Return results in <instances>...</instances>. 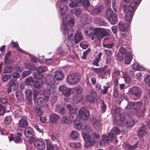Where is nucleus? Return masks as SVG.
<instances>
[{
  "label": "nucleus",
  "mask_w": 150,
  "mask_h": 150,
  "mask_svg": "<svg viewBox=\"0 0 150 150\" xmlns=\"http://www.w3.org/2000/svg\"><path fill=\"white\" fill-rule=\"evenodd\" d=\"M84 33L89 36L91 37L92 40L95 39L100 41L104 37L108 35V33L103 29L96 28H90L88 30H85Z\"/></svg>",
  "instance_id": "1"
},
{
  "label": "nucleus",
  "mask_w": 150,
  "mask_h": 150,
  "mask_svg": "<svg viewBox=\"0 0 150 150\" xmlns=\"http://www.w3.org/2000/svg\"><path fill=\"white\" fill-rule=\"evenodd\" d=\"M119 133V128L117 127H113L109 133L108 136L103 135L102 139L100 140L99 145L101 146H104L106 144L108 143L109 141L114 140L116 137V136Z\"/></svg>",
  "instance_id": "2"
},
{
  "label": "nucleus",
  "mask_w": 150,
  "mask_h": 150,
  "mask_svg": "<svg viewBox=\"0 0 150 150\" xmlns=\"http://www.w3.org/2000/svg\"><path fill=\"white\" fill-rule=\"evenodd\" d=\"M65 18L64 17L62 18L63 24L61 25V29L64 35H67V37L71 38L74 33L73 29L71 28L68 27L67 25V15H65Z\"/></svg>",
  "instance_id": "3"
},
{
  "label": "nucleus",
  "mask_w": 150,
  "mask_h": 150,
  "mask_svg": "<svg viewBox=\"0 0 150 150\" xmlns=\"http://www.w3.org/2000/svg\"><path fill=\"white\" fill-rule=\"evenodd\" d=\"M116 10H107L106 12V18L109 22L112 24H114L117 21V16L115 12Z\"/></svg>",
  "instance_id": "4"
},
{
  "label": "nucleus",
  "mask_w": 150,
  "mask_h": 150,
  "mask_svg": "<svg viewBox=\"0 0 150 150\" xmlns=\"http://www.w3.org/2000/svg\"><path fill=\"white\" fill-rule=\"evenodd\" d=\"M81 79L80 76L79 74L73 73L69 75L67 78V81L70 84H75L77 83Z\"/></svg>",
  "instance_id": "5"
},
{
  "label": "nucleus",
  "mask_w": 150,
  "mask_h": 150,
  "mask_svg": "<svg viewBox=\"0 0 150 150\" xmlns=\"http://www.w3.org/2000/svg\"><path fill=\"white\" fill-rule=\"evenodd\" d=\"M47 81L46 83L47 85V91L48 95L50 94L51 91L54 88V85L55 83V80L53 76L51 75L47 76L46 77Z\"/></svg>",
  "instance_id": "6"
},
{
  "label": "nucleus",
  "mask_w": 150,
  "mask_h": 150,
  "mask_svg": "<svg viewBox=\"0 0 150 150\" xmlns=\"http://www.w3.org/2000/svg\"><path fill=\"white\" fill-rule=\"evenodd\" d=\"M73 88H69L64 85H62L59 87L58 90L63 95L68 97L71 95V91H72L73 93H74V91H73Z\"/></svg>",
  "instance_id": "7"
},
{
  "label": "nucleus",
  "mask_w": 150,
  "mask_h": 150,
  "mask_svg": "<svg viewBox=\"0 0 150 150\" xmlns=\"http://www.w3.org/2000/svg\"><path fill=\"white\" fill-rule=\"evenodd\" d=\"M47 68L44 66H41L36 68V72L33 74V76L38 79H41L43 78V75L41 73L45 72L47 70Z\"/></svg>",
  "instance_id": "8"
},
{
  "label": "nucleus",
  "mask_w": 150,
  "mask_h": 150,
  "mask_svg": "<svg viewBox=\"0 0 150 150\" xmlns=\"http://www.w3.org/2000/svg\"><path fill=\"white\" fill-rule=\"evenodd\" d=\"M73 90V91H74V93H76V94L73 97V99L75 102L77 103L81 101L83 99L81 95V89L80 88H74Z\"/></svg>",
  "instance_id": "9"
},
{
  "label": "nucleus",
  "mask_w": 150,
  "mask_h": 150,
  "mask_svg": "<svg viewBox=\"0 0 150 150\" xmlns=\"http://www.w3.org/2000/svg\"><path fill=\"white\" fill-rule=\"evenodd\" d=\"M90 114L89 111L84 108L80 109L79 111V119L83 120H87Z\"/></svg>",
  "instance_id": "10"
},
{
  "label": "nucleus",
  "mask_w": 150,
  "mask_h": 150,
  "mask_svg": "<svg viewBox=\"0 0 150 150\" xmlns=\"http://www.w3.org/2000/svg\"><path fill=\"white\" fill-rule=\"evenodd\" d=\"M129 91L131 94L135 97L136 98H139L141 96V90L137 86L132 87L129 90Z\"/></svg>",
  "instance_id": "11"
},
{
  "label": "nucleus",
  "mask_w": 150,
  "mask_h": 150,
  "mask_svg": "<svg viewBox=\"0 0 150 150\" xmlns=\"http://www.w3.org/2000/svg\"><path fill=\"white\" fill-rule=\"evenodd\" d=\"M66 10H61L60 13L61 16H63L62 18L64 17V18H65V15H67V25L68 27H69V25L71 27L73 26L74 24L75 21L74 19L72 18H69V15L66 13Z\"/></svg>",
  "instance_id": "12"
},
{
  "label": "nucleus",
  "mask_w": 150,
  "mask_h": 150,
  "mask_svg": "<svg viewBox=\"0 0 150 150\" xmlns=\"http://www.w3.org/2000/svg\"><path fill=\"white\" fill-rule=\"evenodd\" d=\"M34 144L35 147L38 149L44 150L45 148V143L42 141L36 140L34 142Z\"/></svg>",
  "instance_id": "13"
},
{
  "label": "nucleus",
  "mask_w": 150,
  "mask_h": 150,
  "mask_svg": "<svg viewBox=\"0 0 150 150\" xmlns=\"http://www.w3.org/2000/svg\"><path fill=\"white\" fill-rule=\"evenodd\" d=\"M37 104L39 106L47 108L48 106V102L47 100L43 97L38 98L37 99Z\"/></svg>",
  "instance_id": "14"
},
{
  "label": "nucleus",
  "mask_w": 150,
  "mask_h": 150,
  "mask_svg": "<svg viewBox=\"0 0 150 150\" xmlns=\"http://www.w3.org/2000/svg\"><path fill=\"white\" fill-rule=\"evenodd\" d=\"M125 13V17L127 21H131L134 13V10H123Z\"/></svg>",
  "instance_id": "15"
},
{
  "label": "nucleus",
  "mask_w": 150,
  "mask_h": 150,
  "mask_svg": "<svg viewBox=\"0 0 150 150\" xmlns=\"http://www.w3.org/2000/svg\"><path fill=\"white\" fill-rule=\"evenodd\" d=\"M90 95L86 96V98L90 102L94 103L96 100V93L93 90L90 91Z\"/></svg>",
  "instance_id": "16"
},
{
  "label": "nucleus",
  "mask_w": 150,
  "mask_h": 150,
  "mask_svg": "<svg viewBox=\"0 0 150 150\" xmlns=\"http://www.w3.org/2000/svg\"><path fill=\"white\" fill-rule=\"evenodd\" d=\"M24 134L25 136L28 138H31L34 135L33 129L30 127H27L25 129Z\"/></svg>",
  "instance_id": "17"
},
{
  "label": "nucleus",
  "mask_w": 150,
  "mask_h": 150,
  "mask_svg": "<svg viewBox=\"0 0 150 150\" xmlns=\"http://www.w3.org/2000/svg\"><path fill=\"white\" fill-rule=\"evenodd\" d=\"M91 121L96 129L100 128L101 126L100 118L98 119L96 117H93L91 119Z\"/></svg>",
  "instance_id": "18"
},
{
  "label": "nucleus",
  "mask_w": 150,
  "mask_h": 150,
  "mask_svg": "<svg viewBox=\"0 0 150 150\" xmlns=\"http://www.w3.org/2000/svg\"><path fill=\"white\" fill-rule=\"evenodd\" d=\"M60 118L59 116L54 113L51 114L50 116V121L52 123L56 122Z\"/></svg>",
  "instance_id": "19"
},
{
  "label": "nucleus",
  "mask_w": 150,
  "mask_h": 150,
  "mask_svg": "<svg viewBox=\"0 0 150 150\" xmlns=\"http://www.w3.org/2000/svg\"><path fill=\"white\" fill-rule=\"evenodd\" d=\"M147 132L146 131V126L142 125L141 127L137 132V134L139 137H142L145 135Z\"/></svg>",
  "instance_id": "20"
},
{
  "label": "nucleus",
  "mask_w": 150,
  "mask_h": 150,
  "mask_svg": "<svg viewBox=\"0 0 150 150\" xmlns=\"http://www.w3.org/2000/svg\"><path fill=\"white\" fill-rule=\"evenodd\" d=\"M91 20V17L87 14L83 15L81 18V21L84 23H88Z\"/></svg>",
  "instance_id": "21"
},
{
  "label": "nucleus",
  "mask_w": 150,
  "mask_h": 150,
  "mask_svg": "<svg viewBox=\"0 0 150 150\" xmlns=\"http://www.w3.org/2000/svg\"><path fill=\"white\" fill-rule=\"evenodd\" d=\"M54 76L57 80H60L63 77V74L60 70H57L55 71Z\"/></svg>",
  "instance_id": "22"
},
{
  "label": "nucleus",
  "mask_w": 150,
  "mask_h": 150,
  "mask_svg": "<svg viewBox=\"0 0 150 150\" xmlns=\"http://www.w3.org/2000/svg\"><path fill=\"white\" fill-rule=\"evenodd\" d=\"M56 110L57 112L60 115H63L67 113L66 110L64 107L61 106L60 105H58L56 106Z\"/></svg>",
  "instance_id": "23"
},
{
  "label": "nucleus",
  "mask_w": 150,
  "mask_h": 150,
  "mask_svg": "<svg viewBox=\"0 0 150 150\" xmlns=\"http://www.w3.org/2000/svg\"><path fill=\"white\" fill-rule=\"evenodd\" d=\"M19 125L21 127L25 128L27 126L28 124V122L26 118L21 119L18 123Z\"/></svg>",
  "instance_id": "24"
},
{
  "label": "nucleus",
  "mask_w": 150,
  "mask_h": 150,
  "mask_svg": "<svg viewBox=\"0 0 150 150\" xmlns=\"http://www.w3.org/2000/svg\"><path fill=\"white\" fill-rule=\"evenodd\" d=\"M9 140L10 141L13 140L16 143H19L22 142V139L19 136H16L13 137V136L11 134L10 137L8 136Z\"/></svg>",
  "instance_id": "25"
},
{
  "label": "nucleus",
  "mask_w": 150,
  "mask_h": 150,
  "mask_svg": "<svg viewBox=\"0 0 150 150\" xmlns=\"http://www.w3.org/2000/svg\"><path fill=\"white\" fill-rule=\"evenodd\" d=\"M82 38L83 36L81 33H76L74 37V40L75 43H79L82 40Z\"/></svg>",
  "instance_id": "26"
},
{
  "label": "nucleus",
  "mask_w": 150,
  "mask_h": 150,
  "mask_svg": "<svg viewBox=\"0 0 150 150\" xmlns=\"http://www.w3.org/2000/svg\"><path fill=\"white\" fill-rule=\"evenodd\" d=\"M70 115L69 116V119L71 121H73L74 122L77 121L79 120L78 119V116L77 113L75 111L70 113Z\"/></svg>",
  "instance_id": "27"
},
{
  "label": "nucleus",
  "mask_w": 150,
  "mask_h": 150,
  "mask_svg": "<svg viewBox=\"0 0 150 150\" xmlns=\"http://www.w3.org/2000/svg\"><path fill=\"white\" fill-rule=\"evenodd\" d=\"M100 138L99 135L97 133L94 132L91 135V142L92 143H95L96 141Z\"/></svg>",
  "instance_id": "28"
},
{
  "label": "nucleus",
  "mask_w": 150,
  "mask_h": 150,
  "mask_svg": "<svg viewBox=\"0 0 150 150\" xmlns=\"http://www.w3.org/2000/svg\"><path fill=\"white\" fill-rule=\"evenodd\" d=\"M25 93L26 96L29 98V103H32V100L31 98L32 94V91L30 89H27L25 91Z\"/></svg>",
  "instance_id": "29"
},
{
  "label": "nucleus",
  "mask_w": 150,
  "mask_h": 150,
  "mask_svg": "<svg viewBox=\"0 0 150 150\" xmlns=\"http://www.w3.org/2000/svg\"><path fill=\"white\" fill-rule=\"evenodd\" d=\"M138 142L133 145L126 144L125 145V148L127 150H132L136 149L138 145Z\"/></svg>",
  "instance_id": "30"
},
{
  "label": "nucleus",
  "mask_w": 150,
  "mask_h": 150,
  "mask_svg": "<svg viewBox=\"0 0 150 150\" xmlns=\"http://www.w3.org/2000/svg\"><path fill=\"white\" fill-rule=\"evenodd\" d=\"M132 59V56L131 54L129 53L126 54L125 59V62L126 64H129Z\"/></svg>",
  "instance_id": "31"
},
{
  "label": "nucleus",
  "mask_w": 150,
  "mask_h": 150,
  "mask_svg": "<svg viewBox=\"0 0 150 150\" xmlns=\"http://www.w3.org/2000/svg\"><path fill=\"white\" fill-rule=\"evenodd\" d=\"M105 69V67H103L101 68H92L91 70L97 74H100V73L102 71H104Z\"/></svg>",
  "instance_id": "32"
},
{
  "label": "nucleus",
  "mask_w": 150,
  "mask_h": 150,
  "mask_svg": "<svg viewBox=\"0 0 150 150\" xmlns=\"http://www.w3.org/2000/svg\"><path fill=\"white\" fill-rule=\"evenodd\" d=\"M132 67L134 69L138 71H142L144 69L143 67L139 65L137 62H135L133 64Z\"/></svg>",
  "instance_id": "33"
},
{
  "label": "nucleus",
  "mask_w": 150,
  "mask_h": 150,
  "mask_svg": "<svg viewBox=\"0 0 150 150\" xmlns=\"http://www.w3.org/2000/svg\"><path fill=\"white\" fill-rule=\"evenodd\" d=\"M47 150H54V146L51 141L47 139L46 140Z\"/></svg>",
  "instance_id": "34"
},
{
  "label": "nucleus",
  "mask_w": 150,
  "mask_h": 150,
  "mask_svg": "<svg viewBox=\"0 0 150 150\" xmlns=\"http://www.w3.org/2000/svg\"><path fill=\"white\" fill-rule=\"evenodd\" d=\"M82 6L84 8L87 9L90 5V2L89 0H80Z\"/></svg>",
  "instance_id": "35"
},
{
  "label": "nucleus",
  "mask_w": 150,
  "mask_h": 150,
  "mask_svg": "<svg viewBox=\"0 0 150 150\" xmlns=\"http://www.w3.org/2000/svg\"><path fill=\"white\" fill-rule=\"evenodd\" d=\"M35 82L34 78L31 77L26 78L25 80L26 84L28 86L31 85L32 83H35Z\"/></svg>",
  "instance_id": "36"
},
{
  "label": "nucleus",
  "mask_w": 150,
  "mask_h": 150,
  "mask_svg": "<svg viewBox=\"0 0 150 150\" xmlns=\"http://www.w3.org/2000/svg\"><path fill=\"white\" fill-rule=\"evenodd\" d=\"M95 23L99 25H103L105 24L104 20L100 18H96L94 20Z\"/></svg>",
  "instance_id": "37"
},
{
  "label": "nucleus",
  "mask_w": 150,
  "mask_h": 150,
  "mask_svg": "<svg viewBox=\"0 0 150 150\" xmlns=\"http://www.w3.org/2000/svg\"><path fill=\"white\" fill-rule=\"evenodd\" d=\"M70 136L71 138L75 139H77L78 137L79 134L77 131H73L70 133Z\"/></svg>",
  "instance_id": "38"
},
{
  "label": "nucleus",
  "mask_w": 150,
  "mask_h": 150,
  "mask_svg": "<svg viewBox=\"0 0 150 150\" xmlns=\"http://www.w3.org/2000/svg\"><path fill=\"white\" fill-rule=\"evenodd\" d=\"M16 96L17 100L20 101L23 99V96L22 92L20 91H17L16 93Z\"/></svg>",
  "instance_id": "39"
},
{
  "label": "nucleus",
  "mask_w": 150,
  "mask_h": 150,
  "mask_svg": "<svg viewBox=\"0 0 150 150\" xmlns=\"http://www.w3.org/2000/svg\"><path fill=\"white\" fill-rule=\"evenodd\" d=\"M10 52H7L5 56L4 62L5 64H9L10 63Z\"/></svg>",
  "instance_id": "40"
},
{
  "label": "nucleus",
  "mask_w": 150,
  "mask_h": 150,
  "mask_svg": "<svg viewBox=\"0 0 150 150\" xmlns=\"http://www.w3.org/2000/svg\"><path fill=\"white\" fill-rule=\"evenodd\" d=\"M80 2V0H72L71 2L69 4V6L71 8L76 7Z\"/></svg>",
  "instance_id": "41"
},
{
  "label": "nucleus",
  "mask_w": 150,
  "mask_h": 150,
  "mask_svg": "<svg viewBox=\"0 0 150 150\" xmlns=\"http://www.w3.org/2000/svg\"><path fill=\"white\" fill-rule=\"evenodd\" d=\"M82 135L85 141H90V142H91V136L85 132L83 133Z\"/></svg>",
  "instance_id": "42"
},
{
  "label": "nucleus",
  "mask_w": 150,
  "mask_h": 150,
  "mask_svg": "<svg viewBox=\"0 0 150 150\" xmlns=\"http://www.w3.org/2000/svg\"><path fill=\"white\" fill-rule=\"evenodd\" d=\"M67 52L66 49L64 50L62 47H59L57 50V53L59 54H64L66 53Z\"/></svg>",
  "instance_id": "43"
},
{
  "label": "nucleus",
  "mask_w": 150,
  "mask_h": 150,
  "mask_svg": "<svg viewBox=\"0 0 150 150\" xmlns=\"http://www.w3.org/2000/svg\"><path fill=\"white\" fill-rule=\"evenodd\" d=\"M70 146L72 148L78 149L80 147L81 145L79 142H72L70 144Z\"/></svg>",
  "instance_id": "44"
},
{
  "label": "nucleus",
  "mask_w": 150,
  "mask_h": 150,
  "mask_svg": "<svg viewBox=\"0 0 150 150\" xmlns=\"http://www.w3.org/2000/svg\"><path fill=\"white\" fill-rule=\"evenodd\" d=\"M119 27L120 30L122 31H125L127 28V26H126L125 24L121 22L119 23Z\"/></svg>",
  "instance_id": "45"
},
{
  "label": "nucleus",
  "mask_w": 150,
  "mask_h": 150,
  "mask_svg": "<svg viewBox=\"0 0 150 150\" xmlns=\"http://www.w3.org/2000/svg\"><path fill=\"white\" fill-rule=\"evenodd\" d=\"M124 78L125 82L127 83H129L131 82V80L129 76L126 74H124L123 75Z\"/></svg>",
  "instance_id": "46"
},
{
  "label": "nucleus",
  "mask_w": 150,
  "mask_h": 150,
  "mask_svg": "<svg viewBox=\"0 0 150 150\" xmlns=\"http://www.w3.org/2000/svg\"><path fill=\"white\" fill-rule=\"evenodd\" d=\"M125 125L126 127L129 128L132 127L134 125V122L132 120H131L130 121L126 122Z\"/></svg>",
  "instance_id": "47"
},
{
  "label": "nucleus",
  "mask_w": 150,
  "mask_h": 150,
  "mask_svg": "<svg viewBox=\"0 0 150 150\" xmlns=\"http://www.w3.org/2000/svg\"><path fill=\"white\" fill-rule=\"evenodd\" d=\"M74 127L77 130H80L81 128V126L80 124V122L79 120H77L74 122Z\"/></svg>",
  "instance_id": "48"
},
{
  "label": "nucleus",
  "mask_w": 150,
  "mask_h": 150,
  "mask_svg": "<svg viewBox=\"0 0 150 150\" xmlns=\"http://www.w3.org/2000/svg\"><path fill=\"white\" fill-rule=\"evenodd\" d=\"M83 127V129H84L85 131L88 133H90L92 131V129L91 126L88 125H86Z\"/></svg>",
  "instance_id": "49"
},
{
  "label": "nucleus",
  "mask_w": 150,
  "mask_h": 150,
  "mask_svg": "<svg viewBox=\"0 0 150 150\" xmlns=\"http://www.w3.org/2000/svg\"><path fill=\"white\" fill-rule=\"evenodd\" d=\"M69 122L68 118L66 116H63L61 119V122L63 124H67Z\"/></svg>",
  "instance_id": "50"
},
{
  "label": "nucleus",
  "mask_w": 150,
  "mask_h": 150,
  "mask_svg": "<svg viewBox=\"0 0 150 150\" xmlns=\"http://www.w3.org/2000/svg\"><path fill=\"white\" fill-rule=\"evenodd\" d=\"M11 75L10 74H6L4 75L2 77L1 79L3 81L5 82L11 77Z\"/></svg>",
  "instance_id": "51"
},
{
  "label": "nucleus",
  "mask_w": 150,
  "mask_h": 150,
  "mask_svg": "<svg viewBox=\"0 0 150 150\" xmlns=\"http://www.w3.org/2000/svg\"><path fill=\"white\" fill-rule=\"evenodd\" d=\"M119 36L120 38L124 40V41L125 42L127 39V35L125 33H120L119 34Z\"/></svg>",
  "instance_id": "52"
},
{
  "label": "nucleus",
  "mask_w": 150,
  "mask_h": 150,
  "mask_svg": "<svg viewBox=\"0 0 150 150\" xmlns=\"http://www.w3.org/2000/svg\"><path fill=\"white\" fill-rule=\"evenodd\" d=\"M142 105V103L141 102L139 101L137 102H135L134 109L136 110H137L141 108Z\"/></svg>",
  "instance_id": "53"
},
{
  "label": "nucleus",
  "mask_w": 150,
  "mask_h": 150,
  "mask_svg": "<svg viewBox=\"0 0 150 150\" xmlns=\"http://www.w3.org/2000/svg\"><path fill=\"white\" fill-rule=\"evenodd\" d=\"M12 67L11 66H7L4 68V73H10L11 72L12 70Z\"/></svg>",
  "instance_id": "54"
},
{
  "label": "nucleus",
  "mask_w": 150,
  "mask_h": 150,
  "mask_svg": "<svg viewBox=\"0 0 150 150\" xmlns=\"http://www.w3.org/2000/svg\"><path fill=\"white\" fill-rule=\"evenodd\" d=\"M34 86L38 89L41 88L42 86L43 85V82H39L37 81V82H35Z\"/></svg>",
  "instance_id": "55"
},
{
  "label": "nucleus",
  "mask_w": 150,
  "mask_h": 150,
  "mask_svg": "<svg viewBox=\"0 0 150 150\" xmlns=\"http://www.w3.org/2000/svg\"><path fill=\"white\" fill-rule=\"evenodd\" d=\"M88 12L92 15H95L100 13L101 10H88Z\"/></svg>",
  "instance_id": "56"
},
{
  "label": "nucleus",
  "mask_w": 150,
  "mask_h": 150,
  "mask_svg": "<svg viewBox=\"0 0 150 150\" xmlns=\"http://www.w3.org/2000/svg\"><path fill=\"white\" fill-rule=\"evenodd\" d=\"M31 73V71L30 70L25 71L22 73V76L23 78H24L29 75Z\"/></svg>",
  "instance_id": "57"
},
{
  "label": "nucleus",
  "mask_w": 150,
  "mask_h": 150,
  "mask_svg": "<svg viewBox=\"0 0 150 150\" xmlns=\"http://www.w3.org/2000/svg\"><path fill=\"white\" fill-rule=\"evenodd\" d=\"M135 102H129L127 105V106L126 107V108L127 109H134V108Z\"/></svg>",
  "instance_id": "58"
},
{
  "label": "nucleus",
  "mask_w": 150,
  "mask_h": 150,
  "mask_svg": "<svg viewBox=\"0 0 150 150\" xmlns=\"http://www.w3.org/2000/svg\"><path fill=\"white\" fill-rule=\"evenodd\" d=\"M16 83L17 82L16 80L11 79L8 83V86L11 87L12 86H15Z\"/></svg>",
  "instance_id": "59"
},
{
  "label": "nucleus",
  "mask_w": 150,
  "mask_h": 150,
  "mask_svg": "<svg viewBox=\"0 0 150 150\" xmlns=\"http://www.w3.org/2000/svg\"><path fill=\"white\" fill-rule=\"evenodd\" d=\"M22 112L19 109H17L15 111V115L16 117H19L22 115Z\"/></svg>",
  "instance_id": "60"
},
{
  "label": "nucleus",
  "mask_w": 150,
  "mask_h": 150,
  "mask_svg": "<svg viewBox=\"0 0 150 150\" xmlns=\"http://www.w3.org/2000/svg\"><path fill=\"white\" fill-rule=\"evenodd\" d=\"M32 126L38 132L41 133L43 132V130L42 129L40 128L37 125L34 124L32 125Z\"/></svg>",
  "instance_id": "61"
},
{
  "label": "nucleus",
  "mask_w": 150,
  "mask_h": 150,
  "mask_svg": "<svg viewBox=\"0 0 150 150\" xmlns=\"http://www.w3.org/2000/svg\"><path fill=\"white\" fill-rule=\"evenodd\" d=\"M103 46L104 47L110 49L114 46V44L113 43H111L110 44H103Z\"/></svg>",
  "instance_id": "62"
},
{
  "label": "nucleus",
  "mask_w": 150,
  "mask_h": 150,
  "mask_svg": "<svg viewBox=\"0 0 150 150\" xmlns=\"http://www.w3.org/2000/svg\"><path fill=\"white\" fill-rule=\"evenodd\" d=\"M137 3L136 1H132L129 4L130 7L132 9H135L137 8Z\"/></svg>",
  "instance_id": "63"
},
{
  "label": "nucleus",
  "mask_w": 150,
  "mask_h": 150,
  "mask_svg": "<svg viewBox=\"0 0 150 150\" xmlns=\"http://www.w3.org/2000/svg\"><path fill=\"white\" fill-rule=\"evenodd\" d=\"M5 108L2 105L0 104V115L4 114L5 112Z\"/></svg>",
  "instance_id": "64"
}]
</instances>
